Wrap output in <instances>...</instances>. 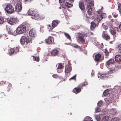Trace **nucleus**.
I'll return each mask as SVG.
<instances>
[{
	"label": "nucleus",
	"mask_w": 121,
	"mask_h": 121,
	"mask_svg": "<svg viewBox=\"0 0 121 121\" xmlns=\"http://www.w3.org/2000/svg\"><path fill=\"white\" fill-rule=\"evenodd\" d=\"M120 87L119 86L116 87L115 92L113 94H111L110 97L105 98L104 99L106 102L107 104L110 103L114 99H117L120 94L121 89Z\"/></svg>",
	"instance_id": "1"
},
{
	"label": "nucleus",
	"mask_w": 121,
	"mask_h": 121,
	"mask_svg": "<svg viewBox=\"0 0 121 121\" xmlns=\"http://www.w3.org/2000/svg\"><path fill=\"white\" fill-rule=\"evenodd\" d=\"M103 9V8L102 7L100 9L97 11V13L98 14L95 15L94 21L97 23H99L102 19L105 18L106 17L105 13H102V10Z\"/></svg>",
	"instance_id": "2"
},
{
	"label": "nucleus",
	"mask_w": 121,
	"mask_h": 121,
	"mask_svg": "<svg viewBox=\"0 0 121 121\" xmlns=\"http://www.w3.org/2000/svg\"><path fill=\"white\" fill-rule=\"evenodd\" d=\"M86 1L88 2V4L86 7V9L88 13L90 15H91L92 13V9L91 8L94 6L93 2L92 0H86Z\"/></svg>",
	"instance_id": "3"
},
{
	"label": "nucleus",
	"mask_w": 121,
	"mask_h": 121,
	"mask_svg": "<svg viewBox=\"0 0 121 121\" xmlns=\"http://www.w3.org/2000/svg\"><path fill=\"white\" fill-rule=\"evenodd\" d=\"M78 40L82 44L85 43L86 44H88L85 43V40L84 38V37L85 36H87V33H78Z\"/></svg>",
	"instance_id": "4"
},
{
	"label": "nucleus",
	"mask_w": 121,
	"mask_h": 121,
	"mask_svg": "<svg viewBox=\"0 0 121 121\" xmlns=\"http://www.w3.org/2000/svg\"><path fill=\"white\" fill-rule=\"evenodd\" d=\"M26 26L24 25H20L16 29V31L17 33L20 34L24 33L26 31Z\"/></svg>",
	"instance_id": "5"
},
{
	"label": "nucleus",
	"mask_w": 121,
	"mask_h": 121,
	"mask_svg": "<svg viewBox=\"0 0 121 121\" xmlns=\"http://www.w3.org/2000/svg\"><path fill=\"white\" fill-rule=\"evenodd\" d=\"M5 10L6 12L9 14H12L14 12L13 7L10 4H8L6 5Z\"/></svg>",
	"instance_id": "6"
},
{
	"label": "nucleus",
	"mask_w": 121,
	"mask_h": 121,
	"mask_svg": "<svg viewBox=\"0 0 121 121\" xmlns=\"http://www.w3.org/2000/svg\"><path fill=\"white\" fill-rule=\"evenodd\" d=\"M29 35L32 37H35L37 36L36 31L33 29H31L29 32Z\"/></svg>",
	"instance_id": "7"
},
{
	"label": "nucleus",
	"mask_w": 121,
	"mask_h": 121,
	"mask_svg": "<svg viewBox=\"0 0 121 121\" xmlns=\"http://www.w3.org/2000/svg\"><path fill=\"white\" fill-rule=\"evenodd\" d=\"M106 33V31H104L102 35V37L104 39L106 40H109L110 39V36Z\"/></svg>",
	"instance_id": "8"
},
{
	"label": "nucleus",
	"mask_w": 121,
	"mask_h": 121,
	"mask_svg": "<svg viewBox=\"0 0 121 121\" xmlns=\"http://www.w3.org/2000/svg\"><path fill=\"white\" fill-rule=\"evenodd\" d=\"M46 43L49 44H52L54 43L53 38V37L49 36L45 40Z\"/></svg>",
	"instance_id": "9"
},
{
	"label": "nucleus",
	"mask_w": 121,
	"mask_h": 121,
	"mask_svg": "<svg viewBox=\"0 0 121 121\" xmlns=\"http://www.w3.org/2000/svg\"><path fill=\"white\" fill-rule=\"evenodd\" d=\"M60 22V21L57 20H55L52 21V26L50 28V30H52L56 27L58 24Z\"/></svg>",
	"instance_id": "10"
},
{
	"label": "nucleus",
	"mask_w": 121,
	"mask_h": 121,
	"mask_svg": "<svg viewBox=\"0 0 121 121\" xmlns=\"http://www.w3.org/2000/svg\"><path fill=\"white\" fill-rule=\"evenodd\" d=\"M117 28L115 27L114 29H113L110 28L109 29V31L110 32L111 34L113 35V37L114 38H115L116 36L115 35L116 33V30H117Z\"/></svg>",
	"instance_id": "11"
},
{
	"label": "nucleus",
	"mask_w": 121,
	"mask_h": 121,
	"mask_svg": "<svg viewBox=\"0 0 121 121\" xmlns=\"http://www.w3.org/2000/svg\"><path fill=\"white\" fill-rule=\"evenodd\" d=\"M22 4L16 3V11L17 12H20L22 9Z\"/></svg>",
	"instance_id": "12"
},
{
	"label": "nucleus",
	"mask_w": 121,
	"mask_h": 121,
	"mask_svg": "<svg viewBox=\"0 0 121 121\" xmlns=\"http://www.w3.org/2000/svg\"><path fill=\"white\" fill-rule=\"evenodd\" d=\"M31 17L33 19L36 20L39 19L41 18L40 15L36 12L34 13V14Z\"/></svg>",
	"instance_id": "13"
},
{
	"label": "nucleus",
	"mask_w": 121,
	"mask_h": 121,
	"mask_svg": "<svg viewBox=\"0 0 121 121\" xmlns=\"http://www.w3.org/2000/svg\"><path fill=\"white\" fill-rule=\"evenodd\" d=\"M79 6L82 10L83 11L85 9L84 4L82 1H79Z\"/></svg>",
	"instance_id": "14"
},
{
	"label": "nucleus",
	"mask_w": 121,
	"mask_h": 121,
	"mask_svg": "<svg viewBox=\"0 0 121 121\" xmlns=\"http://www.w3.org/2000/svg\"><path fill=\"white\" fill-rule=\"evenodd\" d=\"M109 72L107 74L104 73V74H100L99 73L98 75V77L99 78H100L101 79L105 78H106L108 77L109 75Z\"/></svg>",
	"instance_id": "15"
},
{
	"label": "nucleus",
	"mask_w": 121,
	"mask_h": 121,
	"mask_svg": "<svg viewBox=\"0 0 121 121\" xmlns=\"http://www.w3.org/2000/svg\"><path fill=\"white\" fill-rule=\"evenodd\" d=\"M72 70V68L69 65H66L65 67V73H68L70 72Z\"/></svg>",
	"instance_id": "16"
},
{
	"label": "nucleus",
	"mask_w": 121,
	"mask_h": 121,
	"mask_svg": "<svg viewBox=\"0 0 121 121\" xmlns=\"http://www.w3.org/2000/svg\"><path fill=\"white\" fill-rule=\"evenodd\" d=\"M115 62V61L113 58H112L107 61L106 63V66H109V65L113 64Z\"/></svg>",
	"instance_id": "17"
},
{
	"label": "nucleus",
	"mask_w": 121,
	"mask_h": 121,
	"mask_svg": "<svg viewBox=\"0 0 121 121\" xmlns=\"http://www.w3.org/2000/svg\"><path fill=\"white\" fill-rule=\"evenodd\" d=\"M115 59L116 62L121 63V55H116L115 57Z\"/></svg>",
	"instance_id": "18"
},
{
	"label": "nucleus",
	"mask_w": 121,
	"mask_h": 121,
	"mask_svg": "<svg viewBox=\"0 0 121 121\" xmlns=\"http://www.w3.org/2000/svg\"><path fill=\"white\" fill-rule=\"evenodd\" d=\"M15 18H8V22L10 24L14 25L15 24Z\"/></svg>",
	"instance_id": "19"
},
{
	"label": "nucleus",
	"mask_w": 121,
	"mask_h": 121,
	"mask_svg": "<svg viewBox=\"0 0 121 121\" xmlns=\"http://www.w3.org/2000/svg\"><path fill=\"white\" fill-rule=\"evenodd\" d=\"M81 90V88L78 86L77 87L75 88L73 90V92L75 93L76 94H77L80 92Z\"/></svg>",
	"instance_id": "20"
},
{
	"label": "nucleus",
	"mask_w": 121,
	"mask_h": 121,
	"mask_svg": "<svg viewBox=\"0 0 121 121\" xmlns=\"http://www.w3.org/2000/svg\"><path fill=\"white\" fill-rule=\"evenodd\" d=\"M26 37L25 36H22L20 40L21 43L22 45L25 44L26 41Z\"/></svg>",
	"instance_id": "21"
},
{
	"label": "nucleus",
	"mask_w": 121,
	"mask_h": 121,
	"mask_svg": "<svg viewBox=\"0 0 121 121\" xmlns=\"http://www.w3.org/2000/svg\"><path fill=\"white\" fill-rule=\"evenodd\" d=\"M59 53V51L56 49L53 50L51 52V55L53 56H57Z\"/></svg>",
	"instance_id": "22"
},
{
	"label": "nucleus",
	"mask_w": 121,
	"mask_h": 121,
	"mask_svg": "<svg viewBox=\"0 0 121 121\" xmlns=\"http://www.w3.org/2000/svg\"><path fill=\"white\" fill-rule=\"evenodd\" d=\"M101 56L99 54H97L95 56V60L96 61H99L101 59Z\"/></svg>",
	"instance_id": "23"
},
{
	"label": "nucleus",
	"mask_w": 121,
	"mask_h": 121,
	"mask_svg": "<svg viewBox=\"0 0 121 121\" xmlns=\"http://www.w3.org/2000/svg\"><path fill=\"white\" fill-rule=\"evenodd\" d=\"M35 12V11H34L33 10L29 9L27 12V13L28 15L32 16L34 14V13Z\"/></svg>",
	"instance_id": "24"
},
{
	"label": "nucleus",
	"mask_w": 121,
	"mask_h": 121,
	"mask_svg": "<svg viewBox=\"0 0 121 121\" xmlns=\"http://www.w3.org/2000/svg\"><path fill=\"white\" fill-rule=\"evenodd\" d=\"M32 39L31 38H30V37L28 36L27 37L26 39L25 42L26 44H27L28 43L30 42H32Z\"/></svg>",
	"instance_id": "25"
},
{
	"label": "nucleus",
	"mask_w": 121,
	"mask_h": 121,
	"mask_svg": "<svg viewBox=\"0 0 121 121\" xmlns=\"http://www.w3.org/2000/svg\"><path fill=\"white\" fill-rule=\"evenodd\" d=\"M91 30H92L95 28L96 27V25L95 23L93 22H92L91 23Z\"/></svg>",
	"instance_id": "26"
},
{
	"label": "nucleus",
	"mask_w": 121,
	"mask_h": 121,
	"mask_svg": "<svg viewBox=\"0 0 121 121\" xmlns=\"http://www.w3.org/2000/svg\"><path fill=\"white\" fill-rule=\"evenodd\" d=\"M109 118V117L108 116H105L103 117L102 121H107Z\"/></svg>",
	"instance_id": "27"
},
{
	"label": "nucleus",
	"mask_w": 121,
	"mask_h": 121,
	"mask_svg": "<svg viewBox=\"0 0 121 121\" xmlns=\"http://www.w3.org/2000/svg\"><path fill=\"white\" fill-rule=\"evenodd\" d=\"M118 68L117 67H115L114 69H112V70H110L109 71V74H111L114 71H116L117 70H118Z\"/></svg>",
	"instance_id": "28"
},
{
	"label": "nucleus",
	"mask_w": 121,
	"mask_h": 121,
	"mask_svg": "<svg viewBox=\"0 0 121 121\" xmlns=\"http://www.w3.org/2000/svg\"><path fill=\"white\" fill-rule=\"evenodd\" d=\"M110 90L108 89L105 91L103 92V94L104 95H106L109 94V93Z\"/></svg>",
	"instance_id": "29"
},
{
	"label": "nucleus",
	"mask_w": 121,
	"mask_h": 121,
	"mask_svg": "<svg viewBox=\"0 0 121 121\" xmlns=\"http://www.w3.org/2000/svg\"><path fill=\"white\" fill-rule=\"evenodd\" d=\"M15 50L13 48H11L8 51L9 53V54H13Z\"/></svg>",
	"instance_id": "30"
},
{
	"label": "nucleus",
	"mask_w": 121,
	"mask_h": 121,
	"mask_svg": "<svg viewBox=\"0 0 121 121\" xmlns=\"http://www.w3.org/2000/svg\"><path fill=\"white\" fill-rule=\"evenodd\" d=\"M15 31L13 30L12 29H9L8 31V33L12 35H15V34L14 33Z\"/></svg>",
	"instance_id": "31"
},
{
	"label": "nucleus",
	"mask_w": 121,
	"mask_h": 121,
	"mask_svg": "<svg viewBox=\"0 0 121 121\" xmlns=\"http://www.w3.org/2000/svg\"><path fill=\"white\" fill-rule=\"evenodd\" d=\"M64 34L65 35L66 37L69 39L71 40V38L70 36V35L68 33H66L65 32H64Z\"/></svg>",
	"instance_id": "32"
},
{
	"label": "nucleus",
	"mask_w": 121,
	"mask_h": 121,
	"mask_svg": "<svg viewBox=\"0 0 121 121\" xmlns=\"http://www.w3.org/2000/svg\"><path fill=\"white\" fill-rule=\"evenodd\" d=\"M65 6L68 8H70L73 6V4H71L69 3L68 2H66L65 4Z\"/></svg>",
	"instance_id": "33"
},
{
	"label": "nucleus",
	"mask_w": 121,
	"mask_h": 121,
	"mask_svg": "<svg viewBox=\"0 0 121 121\" xmlns=\"http://www.w3.org/2000/svg\"><path fill=\"white\" fill-rule=\"evenodd\" d=\"M5 21L4 18L3 17H0V24H2Z\"/></svg>",
	"instance_id": "34"
},
{
	"label": "nucleus",
	"mask_w": 121,
	"mask_h": 121,
	"mask_svg": "<svg viewBox=\"0 0 121 121\" xmlns=\"http://www.w3.org/2000/svg\"><path fill=\"white\" fill-rule=\"evenodd\" d=\"M63 68V65L62 64L60 63L58 64V65L57 67V69H62Z\"/></svg>",
	"instance_id": "35"
},
{
	"label": "nucleus",
	"mask_w": 121,
	"mask_h": 121,
	"mask_svg": "<svg viewBox=\"0 0 121 121\" xmlns=\"http://www.w3.org/2000/svg\"><path fill=\"white\" fill-rule=\"evenodd\" d=\"M100 115H98L95 116V118L98 121H99L100 119Z\"/></svg>",
	"instance_id": "36"
},
{
	"label": "nucleus",
	"mask_w": 121,
	"mask_h": 121,
	"mask_svg": "<svg viewBox=\"0 0 121 121\" xmlns=\"http://www.w3.org/2000/svg\"><path fill=\"white\" fill-rule=\"evenodd\" d=\"M97 104L99 106L101 107L103 105V103L102 101H100L98 102Z\"/></svg>",
	"instance_id": "37"
},
{
	"label": "nucleus",
	"mask_w": 121,
	"mask_h": 121,
	"mask_svg": "<svg viewBox=\"0 0 121 121\" xmlns=\"http://www.w3.org/2000/svg\"><path fill=\"white\" fill-rule=\"evenodd\" d=\"M33 59L34 60H35L36 61H38L39 60V58L38 57H35L33 56Z\"/></svg>",
	"instance_id": "38"
},
{
	"label": "nucleus",
	"mask_w": 121,
	"mask_h": 121,
	"mask_svg": "<svg viewBox=\"0 0 121 121\" xmlns=\"http://www.w3.org/2000/svg\"><path fill=\"white\" fill-rule=\"evenodd\" d=\"M111 111L112 112L111 114L113 115H115L117 112V111L114 109H112L111 110Z\"/></svg>",
	"instance_id": "39"
},
{
	"label": "nucleus",
	"mask_w": 121,
	"mask_h": 121,
	"mask_svg": "<svg viewBox=\"0 0 121 121\" xmlns=\"http://www.w3.org/2000/svg\"><path fill=\"white\" fill-rule=\"evenodd\" d=\"M88 83L86 82H85L80 85V86L81 87H82L83 86H85L86 85H87Z\"/></svg>",
	"instance_id": "40"
},
{
	"label": "nucleus",
	"mask_w": 121,
	"mask_h": 121,
	"mask_svg": "<svg viewBox=\"0 0 121 121\" xmlns=\"http://www.w3.org/2000/svg\"><path fill=\"white\" fill-rule=\"evenodd\" d=\"M112 15L113 17L115 18L117 17L118 16V14L115 12H113L112 13Z\"/></svg>",
	"instance_id": "41"
},
{
	"label": "nucleus",
	"mask_w": 121,
	"mask_h": 121,
	"mask_svg": "<svg viewBox=\"0 0 121 121\" xmlns=\"http://www.w3.org/2000/svg\"><path fill=\"white\" fill-rule=\"evenodd\" d=\"M118 8L119 12L121 13V4H119L118 5Z\"/></svg>",
	"instance_id": "42"
},
{
	"label": "nucleus",
	"mask_w": 121,
	"mask_h": 121,
	"mask_svg": "<svg viewBox=\"0 0 121 121\" xmlns=\"http://www.w3.org/2000/svg\"><path fill=\"white\" fill-rule=\"evenodd\" d=\"M100 109L98 108H96L95 109V113H97L99 112L100 111Z\"/></svg>",
	"instance_id": "43"
},
{
	"label": "nucleus",
	"mask_w": 121,
	"mask_h": 121,
	"mask_svg": "<svg viewBox=\"0 0 121 121\" xmlns=\"http://www.w3.org/2000/svg\"><path fill=\"white\" fill-rule=\"evenodd\" d=\"M105 55L107 57L109 55V53L106 50L105 51Z\"/></svg>",
	"instance_id": "44"
},
{
	"label": "nucleus",
	"mask_w": 121,
	"mask_h": 121,
	"mask_svg": "<svg viewBox=\"0 0 121 121\" xmlns=\"http://www.w3.org/2000/svg\"><path fill=\"white\" fill-rule=\"evenodd\" d=\"M76 75H75L74 76H73V77H71L69 79V80H76Z\"/></svg>",
	"instance_id": "45"
},
{
	"label": "nucleus",
	"mask_w": 121,
	"mask_h": 121,
	"mask_svg": "<svg viewBox=\"0 0 121 121\" xmlns=\"http://www.w3.org/2000/svg\"><path fill=\"white\" fill-rule=\"evenodd\" d=\"M22 0H16V2L17 3H18V4H22Z\"/></svg>",
	"instance_id": "46"
},
{
	"label": "nucleus",
	"mask_w": 121,
	"mask_h": 121,
	"mask_svg": "<svg viewBox=\"0 0 121 121\" xmlns=\"http://www.w3.org/2000/svg\"><path fill=\"white\" fill-rule=\"evenodd\" d=\"M118 120L117 118L115 117L112 119L111 121H118Z\"/></svg>",
	"instance_id": "47"
},
{
	"label": "nucleus",
	"mask_w": 121,
	"mask_h": 121,
	"mask_svg": "<svg viewBox=\"0 0 121 121\" xmlns=\"http://www.w3.org/2000/svg\"><path fill=\"white\" fill-rule=\"evenodd\" d=\"M73 47L76 48H80L79 46L77 45L74 44V45L73 46Z\"/></svg>",
	"instance_id": "48"
},
{
	"label": "nucleus",
	"mask_w": 121,
	"mask_h": 121,
	"mask_svg": "<svg viewBox=\"0 0 121 121\" xmlns=\"http://www.w3.org/2000/svg\"><path fill=\"white\" fill-rule=\"evenodd\" d=\"M5 81H1L0 82V85H1L4 84L5 83Z\"/></svg>",
	"instance_id": "49"
},
{
	"label": "nucleus",
	"mask_w": 121,
	"mask_h": 121,
	"mask_svg": "<svg viewBox=\"0 0 121 121\" xmlns=\"http://www.w3.org/2000/svg\"><path fill=\"white\" fill-rule=\"evenodd\" d=\"M53 77L55 78H58V76L57 74H53L52 75Z\"/></svg>",
	"instance_id": "50"
},
{
	"label": "nucleus",
	"mask_w": 121,
	"mask_h": 121,
	"mask_svg": "<svg viewBox=\"0 0 121 121\" xmlns=\"http://www.w3.org/2000/svg\"><path fill=\"white\" fill-rule=\"evenodd\" d=\"M118 47L119 48V52H121V44L119 45Z\"/></svg>",
	"instance_id": "51"
},
{
	"label": "nucleus",
	"mask_w": 121,
	"mask_h": 121,
	"mask_svg": "<svg viewBox=\"0 0 121 121\" xmlns=\"http://www.w3.org/2000/svg\"><path fill=\"white\" fill-rule=\"evenodd\" d=\"M19 48L18 47H17L16 48V52H18L19 50Z\"/></svg>",
	"instance_id": "52"
},
{
	"label": "nucleus",
	"mask_w": 121,
	"mask_h": 121,
	"mask_svg": "<svg viewBox=\"0 0 121 121\" xmlns=\"http://www.w3.org/2000/svg\"><path fill=\"white\" fill-rule=\"evenodd\" d=\"M33 0H25V4L27 2H30L31 1H32Z\"/></svg>",
	"instance_id": "53"
},
{
	"label": "nucleus",
	"mask_w": 121,
	"mask_h": 121,
	"mask_svg": "<svg viewBox=\"0 0 121 121\" xmlns=\"http://www.w3.org/2000/svg\"><path fill=\"white\" fill-rule=\"evenodd\" d=\"M4 38L5 39H8V38L7 37V35H4Z\"/></svg>",
	"instance_id": "54"
},
{
	"label": "nucleus",
	"mask_w": 121,
	"mask_h": 121,
	"mask_svg": "<svg viewBox=\"0 0 121 121\" xmlns=\"http://www.w3.org/2000/svg\"><path fill=\"white\" fill-rule=\"evenodd\" d=\"M65 0H59V2L60 3H63Z\"/></svg>",
	"instance_id": "55"
},
{
	"label": "nucleus",
	"mask_w": 121,
	"mask_h": 121,
	"mask_svg": "<svg viewBox=\"0 0 121 121\" xmlns=\"http://www.w3.org/2000/svg\"><path fill=\"white\" fill-rule=\"evenodd\" d=\"M103 28L105 30H107L108 29L107 26L106 25H104L103 26Z\"/></svg>",
	"instance_id": "56"
},
{
	"label": "nucleus",
	"mask_w": 121,
	"mask_h": 121,
	"mask_svg": "<svg viewBox=\"0 0 121 121\" xmlns=\"http://www.w3.org/2000/svg\"><path fill=\"white\" fill-rule=\"evenodd\" d=\"M48 26V29H50V28H51V26L50 24L48 25H47Z\"/></svg>",
	"instance_id": "57"
},
{
	"label": "nucleus",
	"mask_w": 121,
	"mask_h": 121,
	"mask_svg": "<svg viewBox=\"0 0 121 121\" xmlns=\"http://www.w3.org/2000/svg\"><path fill=\"white\" fill-rule=\"evenodd\" d=\"M19 22V20L17 19L16 17V23H17Z\"/></svg>",
	"instance_id": "58"
},
{
	"label": "nucleus",
	"mask_w": 121,
	"mask_h": 121,
	"mask_svg": "<svg viewBox=\"0 0 121 121\" xmlns=\"http://www.w3.org/2000/svg\"><path fill=\"white\" fill-rule=\"evenodd\" d=\"M119 27L121 30V22L120 23V24L119 26Z\"/></svg>",
	"instance_id": "59"
},
{
	"label": "nucleus",
	"mask_w": 121,
	"mask_h": 121,
	"mask_svg": "<svg viewBox=\"0 0 121 121\" xmlns=\"http://www.w3.org/2000/svg\"><path fill=\"white\" fill-rule=\"evenodd\" d=\"M8 86L9 87H11L12 86V85L11 84L9 83V84Z\"/></svg>",
	"instance_id": "60"
},
{
	"label": "nucleus",
	"mask_w": 121,
	"mask_h": 121,
	"mask_svg": "<svg viewBox=\"0 0 121 121\" xmlns=\"http://www.w3.org/2000/svg\"><path fill=\"white\" fill-rule=\"evenodd\" d=\"M3 94L4 96H5V95L4 94V93H1V94L0 95V96H1Z\"/></svg>",
	"instance_id": "61"
},
{
	"label": "nucleus",
	"mask_w": 121,
	"mask_h": 121,
	"mask_svg": "<svg viewBox=\"0 0 121 121\" xmlns=\"http://www.w3.org/2000/svg\"><path fill=\"white\" fill-rule=\"evenodd\" d=\"M70 1H71L72 2H73L74 0H69Z\"/></svg>",
	"instance_id": "62"
},
{
	"label": "nucleus",
	"mask_w": 121,
	"mask_h": 121,
	"mask_svg": "<svg viewBox=\"0 0 121 121\" xmlns=\"http://www.w3.org/2000/svg\"><path fill=\"white\" fill-rule=\"evenodd\" d=\"M7 26H8L7 25H6V29H7V30H8V28H7Z\"/></svg>",
	"instance_id": "63"
},
{
	"label": "nucleus",
	"mask_w": 121,
	"mask_h": 121,
	"mask_svg": "<svg viewBox=\"0 0 121 121\" xmlns=\"http://www.w3.org/2000/svg\"><path fill=\"white\" fill-rule=\"evenodd\" d=\"M83 121H93L92 120H91V121H90L84 120Z\"/></svg>",
	"instance_id": "64"
}]
</instances>
